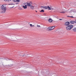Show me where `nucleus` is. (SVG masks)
Returning <instances> with one entry per match:
<instances>
[{
  "mask_svg": "<svg viewBox=\"0 0 76 76\" xmlns=\"http://www.w3.org/2000/svg\"><path fill=\"white\" fill-rule=\"evenodd\" d=\"M6 10V7L5 5H2L1 7V11L2 13H4Z\"/></svg>",
  "mask_w": 76,
  "mask_h": 76,
  "instance_id": "nucleus-1",
  "label": "nucleus"
},
{
  "mask_svg": "<svg viewBox=\"0 0 76 76\" xmlns=\"http://www.w3.org/2000/svg\"><path fill=\"white\" fill-rule=\"evenodd\" d=\"M73 25H69L66 27V29L67 31H70V30H71V29L73 28Z\"/></svg>",
  "mask_w": 76,
  "mask_h": 76,
  "instance_id": "nucleus-2",
  "label": "nucleus"
},
{
  "mask_svg": "<svg viewBox=\"0 0 76 76\" xmlns=\"http://www.w3.org/2000/svg\"><path fill=\"white\" fill-rule=\"evenodd\" d=\"M26 4H27V6H28V7H30L31 6V5L32 4V3L31 2H30L29 3L26 2V3H25L24 5H25Z\"/></svg>",
  "mask_w": 76,
  "mask_h": 76,
  "instance_id": "nucleus-3",
  "label": "nucleus"
},
{
  "mask_svg": "<svg viewBox=\"0 0 76 76\" xmlns=\"http://www.w3.org/2000/svg\"><path fill=\"white\" fill-rule=\"evenodd\" d=\"M69 25H70V22L68 21L66 22L65 24V26H69Z\"/></svg>",
  "mask_w": 76,
  "mask_h": 76,
  "instance_id": "nucleus-4",
  "label": "nucleus"
},
{
  "mask_svg": "<svg viewBox=\"0 0 76 76\" xmlns=\"http://www.w3.org/2000/svg\"><path fill=\"white\" fill-rule=\"evenodd\" d=\"M54 29V27L53 28H50V27L48 28V31H52V30H53V29Z\"/></svg>",
  "mask_w": 76,
  "mask_h": 76,
  "instance_id": "nucleus-5",
  "label": "nucleus"
},
{
  "mask_svg": "<svg viewBox=\"0 0 76 76\" xmlns=\"http://www.w3.org/2000/svg\"><path fill=\"white\" fill-rule=\"evenodd\" d=\"M23 7L24 9H25L27 8V5H25V6L24 5H23Z\"/></svg>",
  "mask_w": 76,
  "mask_h": 76,
  "instance_id": "nucleus-6",
  "label": "nucleus"
},
{
  "mask_svg": "<svg viewBox=\"0 0 76 76\" xmlns=\"http://www.w3.org/2000/svg\"><path fill=\"white\" fill-rule=\"evenodd\" d=\"M75 21H70V23H71V24H73L75 23Z\"/></svg>",
  "mask_w": 76,
  "mask_h": 76,
  "instance_id": "nucleus-7",
  "label": "nucleus"
},
{
  "mask_svg": "<svg viewBox=\"0 0 76 76\" xmlns=\"http://www.w3.org/2000/svg\"><path fill=\"white\" fill-rule=\"evenodd\" d=\"M30 7V8L31 9H32V10L34 9V6H33V5H31Z\"/></svg>",
  "mask_w": 76,
  "mask_h": 76,
  "instance_id": "nucleus-8",
  "label": "nucleus"
},
{
  "mask_svg": "<svg viewBox=\"0 0 76 76\" xmlns=\"http://www.w3.org/2000/svg\"><path fill=\"white\" fill-rule=\"evenodd\" d=\"M47 8L48 10H51V7H50V6H48Z\"/></svg>",
  "mask_w": 76,
  "mask_h": 76,
  "instance_id": "nucleus-9",
  "label": "nucleus"
},
{
  "mask_svg": "<svg viewBox=\"0 0 76 76\" xmlns=\"http://www.w3.org/2000/svg\"><path fill=\"white\" fill-rule=\"evenodd\" d=\"M48 21L49 22H53V20H52L51 19H49Z\"/></svg>",
  "mask_w": 76,
  "mask_h": 76,
  "instance_id": "nucleus-10",
  "label": "nucleus"
},
{
  "mask_svg": "<svg viewBox=\"0 0 76 76\" xmlns=\"http://www.w3.org/2000/svg\"><path fill=\"white\" fill-rule=\"evenodd\" d=\"M72 30L73 31H74V32H76V28L75 27V28H74Z\"/></svg>",
  "mask_w": 76,
  "mask_h": 76,
  "instance_id": "nucleus-11",
  "label": "nucleus"
},
{
  "mask_svg": "<svg viewBox=\"0 0 76 76\" xmlns=\"http://www.w3.org/2000/svg\"><path fill=\"white\" fill-rule=\"evenodd\" d=\"M74 10H72L70 11V13H72V12H74Z\"/></svg>",
  "mask_w": 76,
  "mask_h": 76,
  "instance_id": "nucleus-12",
  "label": "nucleus"
},
{
  "mask_svg": "<svg viewBox=\"0 0 76 76\" xmlns=\"http://www.w3.org/2000/svg\"><path fill=\"white\" fill-rule=\"evenodd\" d=\"M40 12L44 13V10H42L41 11H40Z\"/></svg>",
  "mask_w": 76,
  "mask_h": 76,
  "instance_id": "nucleus-13",
  "label": "nucleus"
},
{
  "mask_svg": "<svg viewBox=\"0 0 76 76\" xmlns=\"http://www.w3.org/2000/svg\"><path fill=\"white\" fill-rule=\"evenodd\" d=\"M4 1H6V2H7V1H11L12 0H4Z\"/></svg>",
  "mask_w": 76,
  "mask_h": 76,
  "instance_id": "nucleus-14",
  "label": "nucleus"
},
{
  "mask_svg": "<svg viewBox=\"0 0 76 76\" xmlns=\"http://www.w3.org/2000/svg\"><path fill=\"white\" fill-rule=\"evenodd\" d=\"M42 7H43V8H44L45 9H47V7L46 6Z\"/></svg>",
  "mask_w": 76,
  "mask_h": 76,
  "instance_id": "nucleus-15",
  "label": "nucleus"
},
{
  "mask_svg": "<svg viewBox=\"0 0 76 76\" xmlns=\"http://www.w3.org/2000/svg\"><path fill=\"white\" fill-rule=\"evenodd\" d=\"M20 0H16V2H20Z\"/></svg>",
  "mask_w": 76,
  "mask_h": 76,
  "instance_id": "nucleus-16",
  "label": "nucleus"
},
{
  "mask_svg": "<svg viewBox=\"0 0 76 76\" xmlns=\"http://www.w3.org/2000/svg\"><path fill=\"white\" fill-rule=\"evenodd\" d=\"M61 13H65V11H63L60 12Z\"/></svg>",
  "mask_w": 76,
  "mask_h": 76,
  "instance_id": "nucleus-17",
  "label": "nucleus"
},
{
  "mask_svg": "<svg viewBox=\"0 0 76 76\" xmlns=\"http://www.w3.org/2000/svg\"><path fill=\"white\" fill-rule=\"evenodd\" d=\"M13 4H9L8 5H13Z\"/></svg>",
  "mask_w": 76,
  "mask_h": 76,
  "instance_id": "nucleus-18",
  "label": "nucleus"
},
{
  "mask_svg": "<svg viewBox=\"0 0 76 76\" xmlns=\"http://www.w3.org/2000/svg\"><path fill=\"white\" fill-rule=\"evenodd\" d=\"M68 17H70V18H73V16H68Z\"/></svg>",
  "mask_w": 76,
  "mask_h": 76,
  "instance_id": "nucleus-19",
  "label": "nucleus"
},
{
  "mask_svg": "<svg viewBox=\"0 0 76 76\" xmlns=\"http://www.w3.org/2000/svg\"><path fill=\"white\" fill-rule=\"evenodd\" d=\"M30 26L31 27H32V24H30Z\"/></svg>",
  "mask_w": 76,
  "mask_h": 76,
  "instance_id": "nucleus-20",
  "label": "nucleus"
},
{
  "mask_svg": "<svg viewBox=\"0 0 76 76\" xmlns=\"http://www.w3.org/2000/svg\"><path fill=\"white\" fill-rule=\"evenodd\" d=\"M54 27H55V26H52V27H50V28H54Z\"/></svg>",
  "mask_w": 76,
  "mask_h": 76,
  "instance_id": "nucleus-21",
  "label": "nucleus"
},
{
  "mask_svg": "<svg viewBox=\"0 0 76 76\" xmlns=\"http://www.w3.org/2000/svg\"><path fill=\"white\" fill-rule=\"evenodd\" d=\"M16 0H13V1H14V2H16Z\"/></svg>",
  "mask_w": 76,
  "mask_h": 76,
  "instance_id": "nucleus-22",
  "label": "nucleus"
},
{
  "mask_svg": "<svg viewBox=\"0 0 76 76\" xmlns=\"http://www.w3.org/2000/svg\"><path fill=\"white\" fill-rule=\"evenodd\" d=\"M16 4H19V3L18 2H16Z\"/></svg>",
  "mask_w": 76,
  "mask_h": 76,
  "instance_id": "nucleus-23",
  "label": "nucleus"
},
{
  "mask_svg": "<svg viewBox=\"0 0 76 76\" xmlns=\"http://www.w3.org/2000/svg\"><path fill=\"white\" fill-rule=\"evenodd\" d=\"M37 26H38V27H40V26L39 25H37Z\"/></svg>",
  "mask_w": 76,
  "mask_h": 76,
  "instance_id": "nucleus-24",
  "label": "nucleus"
},
{
  "mask_svg": "<svg viewBox=\"0 0 76 76\" xmlns=\"http://www.w3.org/2000/svg\"><path fill=\"white\" fill-rule=\"evenodd\" d=\"M74 23H76V20H75V21H74Z\"/></svg>",
  "mask_w": 76,
  "mask_h": 76,
  "instance_id": "nucleus-25",
  "label": "nucleus"
},
{
  "mask_svg": "<svg viewBox=\"0 0 76 76\" xmlns=\"http://www.w3.org/2000/svg\"><path fill=\"white\" fill-rule=\"evenodd\" d=\"M11 8H13L14 7H11Z\"/></svg>",
  "mask_w": 76,
  "mask_h": 76,
  "instance_id": "nucleus-26",
  "label": "nucleus"
},
{
  "mask_svg": "<svg viewBox=\"0 0 76 76\" xmlns=\"http://www.w3.org/2000/svg\"><path fill=\"white\" fill-rule=\"evenodd\" d=\"M62 20V19H59V20Z\"/></svg>",
  "mask_w": 76,
  "mask_h": 76,
  "instance_id": "nucleus-27",
  "label": "nucleus"
},
{
  "mask_svg": "<svg viewBox=\"0 0 76 76\" xmlns=\"http://www.w3.org/2000/svg\"><path fill=\"white\" fill-rule=\"evenodd\" d=\"M32 26H34V25H32Z\"/></svg>",
  "mask_w": 76,
  "mask_h": 76,
  "instance_id": "nucleus-28",
  "label": "nucleus"
},
{
  "mask_svg": "<svg viewBox=\"0 0 76 76\" xmlns=\"http://www.w3.org/2000/svg\"><path fill=\"white\" fill-rule=\"evenodd\" d=\"M35 12H37V11H35Z\"/></svg>",
  "mask_w": 76,
  "mask_h": 76,
  "instance_id": "nucleus-29",
  "label": "nucleus"
},
{
  "mask_svg": "<svg viewBox=\"0 0 76 76\" xmlns=\"http://www.w3.org/2000/svg\"><path fill=\"white\" fill-rule=\"evenodd\" d=\"M23 56V57L24 56V55Z\"/></svg>",
  "mask_w": 76,
  "mask_h": 76,
  "instance_id": "nucleus-30",
  "label": "nucleus"
}]
</instances>
